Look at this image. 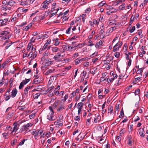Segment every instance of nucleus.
<instances>
[{
	"mask_svg": "<svg viewBox=\"0 0 148 148\" xmlns=\"http://www.w3.org/2000/svg\"><path fill=\"white\" fill-rule=\"evenodd\" d=\"M83 44H79L77 45H75V47L77 48H81L83 47Z\"/></svg>",
	"mask_w": 148,
	"mask_h": 148,
	"instance_id": "nucleus-34",
	"label": "nucleus"
},
{
	"mask_svg": "<svg viewBox=\"0 0 148 148\" xmlns=\"http://www.w3.org/2000/svg\"><path fill=\"white\" fill-rule=\"evenodd\" d=\"M13 43H14V42L13 43L12 42L10 41V43L9 44H7V45H6V46L5 47V49H8V48L9 47H10L12 45V44H13Z\"/></svg>",
	"mask_w": 148,
	"mask_h": 148,
	"instance_id": "nucleus-36",
	"label": "nucleus"
},
{
	"mask_svg": "<svg viewBox=\"0 0 148 148\" xmlns=\"http://www.w3.org/2000/svg\"><path fill=\"white\" fill-rule=\"evenodd\" d=\"M71 27H69L68 29L66 31V33L67 34H69L70 32L71 31Z\"/></svg>",
	"mask_w": 148,
	"mask_h": 148,
	"instance_id": "nucleus-61",
	"label": "nucleus"
},
{
	"mask_svg": "<svg viewBox=\"0 0 148 148\" xmlns=\"http://www.w3.org/2000/svg\"><path fill=\"white\" fill-rule=\"evenodd\" d=\"M47 44L45 43L43 47L40 49L39 53L40 54L42 53V51L45 50L47 49Z\"/></svg>",
	"mask_w": 148,
	"mask_h": 148,
	"instance_id": "nucleus-15",
	"label": "nucleus"
},
{
	"mask_svg": "<svg viewBox=\"0 0 148 148\" xmlns=\"http://www.w3.org/2000/svg\"><path fill=\"white\" fill-rule=\"evenodd\" d=\"M3 137L5 139L7 138V136H8V133H4L2 134Z\"/></svg>",
	"mask_w": 148,
	"mask_h": 148,
	"instance_id": "nucleus-50",
	"label": "nucleus"
},
{
	"mask_svg": "<svg viewBox=\"0 0 148 148\" xmlns=\"http://www.w3.org/2000/svg\"><path fill=\"white\" fill-rule=\"evenodd\" d=\"M49 55V53L48 52H45L43 53V55L45 56H47Z\"/></svg>",
	"mask_w": 148,
	"mask_h": 148,
	"instance_id": "nucleus-59",
	"label": "nucleus"
},
{
	"mask_svg": "<svg viewBox=\"0 0 148 148\" xmlns=\"http://www.w3.org/2000/svg\"><path fill=\"white\" fill-rule=\"evenodd\" d=\"M86 16V14H83L82 15H81L80 17V19H82V21L84 23L85 22V18Z\"/></svg>",
	"mask_w": 148,
	"mask_h": 148,
	"instance_id": "nucleus-25",
	"label": "nucleus"
},
{
	"mask_svg": "<svg viewBox=\"0 0 148 148\" xmlns=\"http://www.w3.org/2000/svg\"><path fill=\"white\" fill-rule=\"evenodd\" d=\"M41 8L42 9L43 8L47 9L48 8V6L46 5V4H45L41 5Z\"/></svg>",
	"mask_w": 148,
	"mask_h": 148,
	"instance_id": "nucleus-35",
	"label": "nucleus"
},
{
	"mask_svg": "<svg viewBox=\"0 0 148 148\" xmlns=\"http://www.w3.org/2000/svg\"><path fill=\"white\" fill-rule=\"evenodd\" d=\"M91 118L92 117H90V118H89L87 119V121L86 122L87 125H89L90 120Z\"/></svg>",
	"mask_w": 148,
	"mask_h": 148,
	"instance_id": "nucleus-58",
	"label": "nucleus"
},
{
	"mask_svg": "<svg viewBox=\"0 0 148 148\" xmlns=\"http://www.w3.org/2000/svg\"><path fill=\"white\" fill-rule=\"evenodd\" d=\"M15 3V2L14 1L12 0H10L8 1V5L13 6L14 5Z\"/></svg>",
	"mask_w": 148,
	"mask_h": 148,
	"instance_id": "nucleus-20",
	"label": "nucleus"
},
{
	"mask_svg": "<svg viewBox=\"0 0 148 148\" xmlns=\"http://www.w3.org/2000/svg\"><path fill=\"white\" fill-rule=\"evenodd\" d=\"M28 129V128L25 125H23L21 129L20 130V131L21 132H22L24 131H27V130Z\"/></svg>",
	"mask_w": 148,
	"mask_h": 148,
	"instance_id": "nucleus-21",
	"label": "nucleus"
},
{
	"mask_svg": "<svg viewBox=\"0 0 148 148\" xmlns=\"http://www.w3.org/2000/svg\"><path fill=\"white\" fill-rule=\"evenodd\" d=\"M54 71V69H49L47 70L45 73V75H47L49 73H53Z\"/></svg>",
	"mask_w": 148,
	"mask_h": 148,
	"instance_id": "nucleus-23",
	"label": "nucleus"
},
{
	"mask_svg": "<svg viewBox=\"0 0 148 148\" xmlns=\"http://www.w3.org/2000/svg\"><path fill=\"white\" fill-rule=\"evenodd\" d=\"M62 47L63 49V50L61 51L62 52H64V50L67 51H69V45L68 44H66L65 45H63Z\"/></svg>",
	"mask_w": 148,
	"mask_h": 148,
	"instance_id": "nucleus-5",
	"label": "nucleus"
},
{
	"mask_svg": "<svg viewBox=\"0 0 148 148\" xmlns=\"http://www.w3.org/2000/svg\"><path fill=\"white\" fill-rule=\"evenodd\" d=\"M64 108L63 106H61L57 110L58 111H60L64 109Z\"/></svg>",
	"mask_w": 148,
	"mask_h": 148,
	"instance_id": "nucleus-51",
	"label": "nucleus"
},
{
	"mask_svg": "<svg viewBox=\"0 0 148 148\" xmlns=\"http://www.w3.org/2000/svg\"><path fill=\"white\" fill-rule=\"evenodd\" d=\"M24 85L25 84H24L23 82H21L19 87V89H21L23 88Z\"/></svg>",
	"mask_w": 148,
	"mask_h": 148,
	"instance_id": "nucleus-45",
	"label": "nucleus"
},
{
	"mask_svg": "<svg viewBox=\"0 0 148 148\" xmlns=\"http://www.w3.org/2000/svg\"><path fill=\"white\" fill-rule=\"evenodd\" d=\"M36 40V38L33 37L30 40V42H34Z\"/></svg>",
	"mask_w": 148,
	"mask_h": 148,
	"instance_id": "nucleus-64",
	"label": "nucleus"
},
{
	"mask_svg": "<svg viewBox=\"0 0 148 148\" xmlns=\"http://www.w3.org/2000/svg\"><path fill=\"white\" fill-rule=\"evenodd\" d=\"M68 98V94H66L64 97L63 101H65Z\"/></svg>",
	"mask_w": 148,
	"mask_h": 148,
	"instance_id": "nucleus-57",
	"label": "nucleus"
},
{
	"mask_svg": "<svg viewBox=\"0 0 148 148\" xmlns=\"http://www.w3.org/2000/svg\"><path fill=\"white\" fill-rule=\"evenodd\" d=\"M10 97L11 96L10 95H7L6 94L5 95V100L6 101L8 100L10 98Z\"/></svg>",
	"mask_w": 148,
	"mask_h": 148,
	"instance_id": "nucleus-46",
	"label": "nucleus"
},
{
	"mask_svg": "<svg viewBox=\"0 0 148 148\" xmlns=\"http://www.w3.org/2000/svg\"><path fill=\"white\" fill-rule=\"evenodd\" d=\"M133 16H132L130 19V25H131V24L133 23V22L134 21V17L133 16Z\"/></svg>",
	"mask_w": 148,
	"mask_h": 148,
	"instance_id": "nucleus-47",
	"label": "nucleus"
},
{
	"mask_svg": "<svg viewBox=\"0 0 148 148\" xmlns=\"http://www.w3.org/2000/svg\"><path fill=\"white\" fill-rule=\"evenodd\" d=\"M45 34L44 35L41 34L42 39H45V38H47L48 37V36L47 34H46V33H48L47 32H45Z\"/></svg>",
	"mask_w": 148,
	"mask_h": 148,
	"instance_id": "nucleus-30",
	"label": "nucleus"
},
{
	"mask_svg": "<svg viewBox=\"0 0 148 148\" xmlns=\"http://www.w3.org/2000/svg\"><path fill=\"white\" fill-rule=\"evenodd\" d=\"M125 8V6L124 5H121L119 7V8L121 10L124 9Z\"/></svg>",
	"mask_w": 148,
	"mask_h": 148,
	"instance_id": "nucleus-48",
	"label": "nucleus"
},
{
	"mask_svg": "<svg viewBox=\"0 0 148 148\" xmlns=\"http://www.w3.org/2000/svg\"><path fill=\"white\" fill-rule=\"evenodd\" d=\"M33 51V59H34L36 57V56L37 55V52L36 51L35 48H34Z\"/></svg>",
	"mask_w": 148,
	"mask_h": 148,
	"instance_id": "nucleus-26",
	"label": "nucleus"
},
{
	"mask_svg": "<svg viewBox=\"0 0 148 148\" xmlns=\"http://www.w3.org/2000/svg\"><path fill=\"white\" fill-rule=\"evenodd\" d=\"M109 78H107L106 77V80L107 82V84H109L110 83L112 82L114 80V78H111L109 80H108V79Z\"/></svg>",
	"mask_w": 148,
	"mask_h": 148,
	"instance_id": "nucleus-22",
	"label": "nucleus"
},
{
	"mask_svg": "<svg viewBox=\"0 0 148 148\" xmlns=\"http://www.w3.org/2000/svg\"><path fill=\"white\" fill-rule=\"evenodd\" d=\"M7 5H2L1 9L4 11H6L7 10H10L11 9V7L7 6Z\"/></svg>",
	"mask_w": 148,
	"mask_h": 148,
	"instance_id": "nucleus-6",
	"label": "nucleus"
},
{
	"mask_svg": "<svg viewBox=\"0 0 148 148\" xmlns=\"http://www.w3.org/2000/svg\"><path fill=\"white\" fill-rule=\"evenodd\" d=\"M88 42L89 43L88 46L91 47L94 45V44L93 43L91 40H89Z\"/></svg>",
	"mask_w": 148,
	"mask_h": 148,
	"instance_id": "nucleus-39",
	"label": "nucleus"
},
{
	"mask_svg": "<svg viewBox=\"0 0 148 148\" xmlns=\"http://www.w3.org/2000/svg\"><path fill=\"white\" fill-rule=\"evenodd\" d=\"M31 48V49L32 51H33L34 49L33 47V45L32 44V43L30 42L29 43L27 46V51H29Z\"/></svg>",
	"mask_w": 148,
	"mask_h": 148,
	"instance_id": "nucleus-12",
	"label": "nucleus"
},
{
	"mask_svg": "<svg viewBox=\"0 0 148 148\" xmlns=\"http://www.w3.org/2000/svg\"><path fill=\"white\" fill-rule=\"evenodd\" d=\"M135 29V26H133L132 27V29L129 30V32L130 33L133 32Z\"/></svg>",
	"mask_w": 148,
	"mask_h": 148,
	"instance_id": "nucleus-56",
	"label": "nucleus"
},
{
	"mask_svg": "<svg viewBox=\"0 0 148 148\" xmlns=\"http://www.w3.org/2000/svg\"><path fill=\"white\" fill-rule=\"evenodd\" d=\"M30 81V79H25L24 80H23L22 82H23L25 85L28 82Z\"/></svg>",
	"mask_w": 148,
	"mask_h": 148,
	"instance_id": "nucleus-33",
	"label": "nucleus"
},
{
	"mask_svg": "<svg viewBox=\"0 0 148 148\" xmlns=\"http://www.w3.org/2000/svg\"><path fill=\"white\" fill-rule=\"evenodd\" d=\"M54 113V112H50L48 113L47 116V119L50 121H54L55 119H53V116Z\"/></svg>",
	"mask_w": 148,
	"mask_h": 148,
	"instance_id": "nucleus-3",
	"label": "nucleus"
},
{
	"mask_svg": "<svg viewBox=\"0 0 148 148\" xmlns=\"http://www.w3.org/2000/svg\"><path fill=\"white\" fill-rule=\"evenodd\" d=\"M19 126L20 124L19 123H18L16 122H15L13 124L14 127L13 128H11L10 130L12 132L16 133L18 129Z\"/></svg>",
	"mask_w": 148,
	"mask_h": 148,
	"instance_id": "nucleus-2",
	"label": "nucleus"
},
{
	"mask_svg": "<svg viewBox=\"0 0 148 148\" xmlns=\"http://www.w3.org/2000/svg\"><path fill=\"white\" fill-rule=\"evenodd\" d=\"M51 50L53 52H57L59 50V49L58 47H51Z\"/></svg>",
	"mask_w": 148,
	"mask_h": 148,
	"instance_id": "nucleus-17",
	"label": "nucleus"
},
{
	"mask_svg": "<svg viewBox=\"0 0 148 148\" xmlns=\"http://www.w3.org/2000/svg\"><path fill=\"white\" fill-rule=\"evenodd\" d=\"M48 134V133H47V132H44V133H43L42 135H41L40 136V138H44L45 136H46L47 135V134Z\"/></svg>",
	"mask_w": 148,
	"mask_h": 148,
	"instance_id": "nucleus-55",
	"label": "nucleus"
},
{
	"mask_svg": "<svg viewBox=\"0 0 148 148\" xmlns=\"http://www.w3.org/2000/svg\"><path fill=\"white\" fill-rule=\"evenodd\" d=\"M8 18H6L3 20H0V23L2 25H4L6 24V22L8 21Z\"/></svg>",
	"mask_w": 148,
	"mask_h": 148,
	"instance_id": "nucleus-9",
	"label": "nucleus"
},
{
	"mask_svg": "<svg viewBox=\"0 0 148 148\" xmlns=\"http://www.w3.org/2000/svg\"><path fill=\"white\" fill-rule=\"evenodd\" d=\"M32 26V23H29L28 25L24 27L23 28V29L24 31H27Z\"/></svg>",
	"mask_w": 148,
	"mask_h": 148,
	"instance_id": "nucleus-13",
	"label": "nucleus"
},
{
	"mask_svg": "<svg viewBox=\"0 0 148 148\" xmlns=\"http://www.w3.org/2000/svg\"><path fill=\"white\" fill-rule=\"evenodd\" d=\"M108 113L110 112V114H112L113 111V108L112 106L108 108Z\"/></svg>",
	"mask_w": 148,
	"mask_h": 148,
	"instance_id": "nucleus-38",
	"label": "nucleus"
},
{
	"mask_svg": "<svg viewBox=\"0 0 148 148\" xmlns=\"http://www.w3.org/2000/svg\"><path fill=\"white\" fill-rule=\"evenodd\" d=\"M121 140V138L119 136H118L116 139V140L118 142H120Z\"/></svg>",
	"mask_w": 148,
	"mask_h": 148,
	"instance_id": "nucleus-53",
	"label": "nucleus"
},
{
	"mask_svg": "<svg viewBox=\"0 0 148 148\" xmlns=\"http://www.w3.org/2000/svg\"><path fill=\"white\" fill-rule=\"evenodd\" d=\"M145 132L144 130V128H143L142 129H140L139 130V133L140 135L142 137H144L145 134H144Z\"/></svg>",
	"mask_w": 148,
	"mask_h": 148,
	"instance_id": "nucleus-11",
	"label": "nucleus"
},
{
	"mask_svg": "<svg viewBox=\"0 0 148 148\" xmlns=\"http://www.w3.org/2000/svg\"><path fill=\"white\" fill-rule=\"evenodd\" d=\"M61 55L60 53H58L56 54L53 57V59L56 62H59L61 61L60 58Z\"/></svg>",
	"mask_w": 148,
	"mask_h": 148,
	"instance_id": "nucleus-4",
	"label": "nucleus"
},
{
	"mask_svg": "<svg viewBox=\"0 0 148 148\" xmlns=\"http://www.w3.org/2000/svg\"><path fill=\"white\" fill-rule=\"evenodd\" d=\"M0 34L1 35H3L5 36V37L3 38V39L4 40L9 39L11 37L10 30L9 29L7 30V31H2L1 33Z\"/></svg>",
	"mask_w": 148,
	"mask_h": 148,
	"instance_id": "nucleus-1",
	"label": "nucleus"
},
{
	"mask_svg": "<svg viewBox=\"0 0 148 148\" xmlns=\"http://www.w3.org/2000/svg\"><path fill=\"white\" fill-rule=\"evenodd\" d=\"M33 51L32 50V51L30 52L28 54L27 57L29 58H32L33 59Z\"/></svg>",
	"mask_w": 148,
	"mask_h": 148,
	"instance_id": "nucleus-27",
	"label": "nucleus"
},
{
	"mask_svg": "<svg viewBox=\"0 0 148 148\" xmlns=\"http://www.w3.org/2000/svg\"><path fill=\"white\" fill-rule=\"evenodd\" d=\"M120 55V53L119 52H115L114 53V56L115 57L118 58L119 57Z\"/></svg>",
	"mask_w": 148,
	"mask_h": 148,
	"instance_id": "nucleus-41",
	"label": "nucleus"
},
{
	"mask_svg": "<svg viewBox=\"0 0 148 148\" xmlns=\"http://www.w3.org/2000/svg\"><path fill=\"white\" fill-rule=\"evenodd\" d=\"M119 47H117L115 46H114L113 47V51L114 52H115L117 51H118L119 49Z\"/></svg>",
	"mask_w": 148,
	"mask_h": 148,
	"instance_id": "nucleus-43",
	"label": "nucleus"
},
{
	"mask_svg": "<svg viewBox=\"0 0 148 148\" xmlns=\"http://www.w3.org/2000/svg\"><path fill=\"white\" fill-rule=\"evenodd\" d=\"M76 47H75V46H74V47H71V46L69 45V51H75L76 49Z\"/></svg>",
	"mask_w": 148,
	"mask_h": 148,
	"instance_id": "nucleus-31",
	"label": "nucleus"
},
{
	"mask_svg": "<svg viewBox=\"0 0 148 148\" xmlns=\"http://www.w3.org/2000/svg\"><path fill=\"white\" fill-rule=\"evenodd\" d=\"M51 60L49 59L48 60L46 61V63L48 65H50L53 63L54 62Z\"/></svg>",
	"mask_w": 148,
	"mask_h": 148,
	"instance_id": "nucleus-28",
	"label": "nucleus"
},
{
	"mask_svg": "<svg viewBox=\"0 0 148 148\" xmlns=\"http://www.w3.org/2000/svg\"><path fill=\"white\" fill-rule=\"evenodd\" d=\"M60 44L59 39L58 38H56L55 39V42L54 43V45L55 46H58Z\"/></svg>",
	"mask_w": 148,
	"mask_h": 148,
	"instance_id": "nucleus-32",
	"label": "nucleus"
},
{
	"mask_svg": "<svg viewBox=\"0 0 148 148\" xmlns=\"http://www.w3.org/2000/svg\"><path fill=\"white\" fill-rule=\"evenodd\" d=\"M83 103L82 102L79 103L77 104L78 107H80L81 108L83 107Z\"/></svg>",
	"mask_w": 148,
	"mask_h": 148,
	"instance_id": "nucleus-54",
	"label": "nucleus"
},
{
	"mask_svg": "<svg viewBox=\"0 0 148 148\" xmlns=\"http://www.w3.org/2000/svg\"><path fill=\"white\" fill-rule=\"evenodd\" d=\"M43 131L42 130H37V132L38 133V135L39 134V136L42 135V134L43 133Z\"/></svg>",
	"mask_w": 148,
	"mask_h": 148,
	"instance_id": "nucleus-44",
	"label": "nucleus"
},
{
	"mask_svg": "<svg viewBox=\"0 0 148 148\" xmlns=\"http://www.w3.org/2000/svg\"><path fill=\"white\" fill-rule=\"evenodd\" d=\"M29 2V1L27 0L23 1L21 2V5H22L23 6L27 5L29 4L28 2Z\"/></svg>",
	"mask_w": 148,
	"mask_h": 148,
	"instance_id": "nucleus-19",
	"label": "nucleus"
},
{
	"mask_svg": "<svg viewBox=\"0 0 148 148\" xmlns=\"http://www.w3.org/2000/svg\"><path fill=\"white\" fill-rule=\"evenodd\" d=\"M121 115V116L123 117L124 115V114L123 112V108H122L121 110V112H120Z\"/></svg>",
	"mask_w": 148,
	"mask_h": 148,
	"instance_id": "nucleus-62",
	"label": "nucleus"
},
{
	"mask_svg": "<svg viewBox=\"0 0 148 148\" xmlns=\"http://www.w3.org/2000/svg\"><path fill=\"white\" fill-rule=\"evenodd\" d=\"M41 94V93H37L33 95V97L34 99H37L38 98V97Z\"/></svg>",
	"mask_w": 148,
	"mask_h": 148,
	"instance_id": "nucleus-24",
	"label": "nucleus"
},
{
	"mask_svg": "<svg viewBox=\"0 0 148 148\" xmlns=\"http://www.w3.org/2000/svg\"><path fill=\"white\" fill-rule=\"evenodd\" d=\"M17 93V90L16 88H14L11 92V96L12 97H15Z\"/></svg>",
	"mask_w": 148,
	"mask_h": 148,
	"instance_id": "nucleus-8",
	"label": "nucleus"
},
{
	"mask_svg": "<svg viewBox=\"0 0 148 148\" xmlns=\"http://www.w3.org/2000/svg\"><path fill=\"white\" fill-rule=\"evenodd\" d=\"M40 82V80L38 79H34L33 80V83L35 84H37Z\"/></svg>",
	"mask_w": 148,
	"mask_h": 148,
	"instance_id": "nucleus-29",
	"label": "nucleus"
},
{
	"mask_svg": "<svg viewBox=\"0 0 148 148\" xmlns=\"http://www.w3.org/2000/svg\"><path fill=\"white\" fill-rule=\"evenodd\" d=\"M31 133L32 135H34V137H35V139H36L38 136L37 130H36L35 129H34L33 131H32L31 132Z\"/></svg>",
	"mask_w": 148,
	"mask_h": 148,
	"instance_id": "nucleus-10",
	"label": "nucleus"
},
{
	"mask_svg": "<svg viewBox=\"0 0 148 148\" xmlns=\"http://www.w3.org/2000/svg\"><path fill=\"white\" fill-rule=\"evenodd\" d=\"M27 140V139H24L23 140H22L21 142L18 145V146L23 145L24 144L25 140Z\"/></svg>",
	"mask_w": 148,
	"mask_h": 148,
	"instance_id": "nucleus-52",
	"label": "nucleus"
},
{
	"mask_svg": "<svg viewBox=\"0 0 148 148\" xmlns=\"http://www.w3.org/2000/svg\"><path fill=\"white\" fill-rule=\"evenodd\" d=\"M140 91V90L139 89H136L134 92L135 95H138Z\"/></svg>",
	"mask_w": 148,
	"mask_h": 148,
	"instance_id": "nucleus-42",
	"label": "nucleus"
},
{
	"mask_svg": "<svg viewBox=\"0 0 148 148\" xmlns=\"http://www.w3.org/2000/svg\"><path fill=\"white\" fill-rule=\"evenodd\" d=\"M13 116V113L9 112L8 115V117L9 118L12 117Z\"/></svg>",
	"mask_w": 148,
	"mask_h": 148,
	"instance_id": "nucleus-60",
	"label": "nucleus"
},
{
	"mask_svg": "<svg viewBox=\"0 0 148 148\" xmlns=\"http://www.w3.org/2000/svg\"><path fill=\"white\" fill-rule=\"evenodd\" d=\"M32 88L30 86H27V87L25 88L24 90V93L25 95H27L28 93V91L30 89Z\"/></svg>",
	"mask_w": 148,
	"mask_h": 148,
	"instance_id": "nucleus-16",
	"label": "nucleus"
},
{
	"mask_svg": "<svg viewBox=\"0 0 148 148\" xmlns=\"http://www.w3.org/2000/svg\"><path fill=\"white\" fill-rule=\"evenodd\" d=\"M107 74V73H106V72L103 73H102V77H101L100 78V82H102L106 80V77L105 78H104V77L106 76Z\"/></svg>",
	"mask_w": 148,
	"mask_h": 148,
	"instance_id": "nucleus-7",
	"label": "nucleus"
},
{
	"mask_svg": "<svg viewBox=\"0 0 148 148\" xmlns=\"http://www.w3.org/2000/svg\"><path fill=\"white\" fill-rule=\"evenodd\" d=\"M75 62L76 64H77L81 62L80 58H78L75 60Z\"/></svg>",
	"mask_w": 148,
	"mask_h": 148,
	"instance_id": "nucleus-37",
	"label": "nucleus"
},
{
	"mask_svg": "<svg viewBox=\"0 0 148 148\" xmlns=\"http://www.w3.org/2000/svg\"><path fill=\"white\" fill-rule=\"evenodd\" d=\"M98 60V58H95L92 59V61L93 63H95Z\"/></svg>",
	"mask_w": 148,
	"mask_h": 148,
	"instance_id": "nucleus-63",
	"label": "nucleus"
},
{
	"mask_svg": "<svg viewBox=\"0 0 148 148\" xmlns=\"http://www.w3.org/2000/svg\"><path fill=\"white\" fill-rule=\"evenodd\" d=\"M106 3L104 1H101L100 3H99L98 5L100 6H103L104 4H105Z\"/></svg>",
	"mask_w": 148,
	"mask_h": 148,
	"instance_id": "nucleus-49",
	"label": "nucleus"
},
{
	"mask_svg": "<svg viewBox=\"0 0 148 148\" xmlns=\"http://www.w3.org/2000/svg\"><path fill=\"white\" fill-rule=\"evenodd\" d=\"M103 42L101 40H100L99 42H97L95 45L96 48H98L100 46L102 45Z\"/></svg>",
	"mask_w": 148,
	"mask_h": 148,
	"instance_id": "nucleus-14",
	"label": "nucleus"
},
{
	"mask_svg": "<svg viewBox=\"0 0 148 148\" xmlns=\"http://www.w3.org/2000/svg\"><path fill=\"white\" fill-rule=\"evenodd\" d=\"M79 88H77L72 93H71V95H73V96H71V97H72L75 96L76 93H79Z\"/></svg>",
	"mask_w": 148,
	"mask_h": 148,
	"instance_id": "nucleus-18",
	"label": "nucleus"
},
{
	"mask_svg": "<svg viewBox=\"0 0 148 148\" xmlns=\"http://www.w3.org/2000/svg\"><path fill=\"white\" fill-rule=\"evenodd\" d=\"M53 0H46L45 1L44 3L45 4H48L52 2Z\"/></svg>",
	"mask_w": 148,
	"mask_h": 148,
	"instance_id": "nucleus-40",
	"label": "nucleus"
}]
</instances>
